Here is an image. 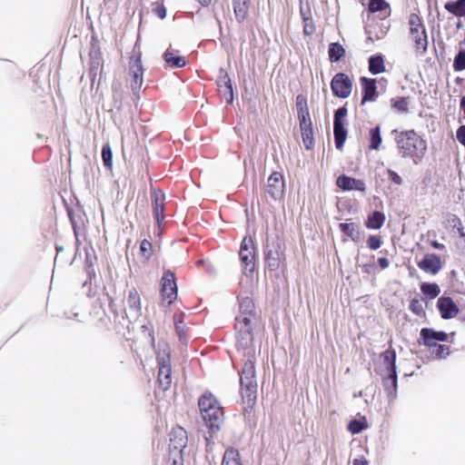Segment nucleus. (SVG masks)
<instances>
[{
  "label": "nucleus",
  "mask_w": 465,
  "mask_h": 465,
  "mask_svg": "<svg viewBox=\"0 0 465 465\" xmlns=\"http://www.w3.org/2000/svg\"><path fill=\"white\" fill-rule=\"evenodd\" d=\"M397 150L402 158H411L417 163L426 151V141L414 130L400 132L395 137Z\"/></svg>",
  "instance_id": "obj_1"
},
{
  "label": "nucleus",
  "mask_w": 465,
  "mask_h": 465,
  "mask_svg": "<svg viewBox=\"0 0 465 465\" xmlns=\"http://www.w3.org/2000/svg\"><path fill=\"white\" fill-rule=\"evenodd\" d=\"M198 406L205 425L213 432L218 431L223 422L224 413L214 395L210 391L204 392L198 400Z\"/></svg>",
  "instance_id": "obj_2"
},
{
  "label": "nucleus",
  "mask_w": 465,
  "mask_h": 465,
  "mask_svg": "<svg viewBox=\"0 0 465 465\" xmlns=\"http://www.w3.org/2000/svg\"><path fill=\"white\" fill-rule=\"evenodd\" d=\"M420 336L421 340L420 343L426 346L436 358H445L450 354V347L448 345L438 344V341L444 342L448 341V334L445 331L422 328Z\"/></svg>",
  "instance_id": "obj_3"
},
{
  "label": "nucleus",
  "mask_w": 465,
  "mask_h": 465,
  "mask_svg": "<svg viewBox=\"0 0 465 465\" xmlns=\"http://www.w3.org/2000/svg\"><path fill=\"white\" fill-rule=\"evenodd\" d=\"M156 360L158 363L157 381L159 386L166 391L172 385L171 349L168 343L163 341L158 343Z\"/></svg>",
  "instance_id": "obj_4"
},
{
  "label": "nucleus",
  "mask_w": 465,
  "mask_h": 465,
  "mask_svg": "<svg viewBox=\"0 0 465 465\" xmlns=\"http://www.w3.org/2000/svg\"><path fill=\"white\" fill-rule=\"evenodd\" d=\"M143 73L142 53L139 48H134L128 61V76L130 78V87L135 95L139 94L143 86Z\"/></svg>",
  "instance_id": "obj_5"
},
{
  "label": "nucleus",
  "mask_w": 465,
  "mask_h": 465,
  "mask_svg": "<svg viewBox=\"0 0 465 465\" xmlns=\"http://www.w3.org/2000/svg\"><path fill=\"white\" fill-rule=\"evenodd\" d=\"M409 25L416 52L424 54L428 50V35L421 17L415 13L411 14Z\"/></svg>",
  "instance_id": "obj_6"
},
{
  "label": "nucleus",
  "mask_w": 465,
  "mask_h": 465,
  "mask_svg": "<svg viewBox=\"0 0 465 465\" xmlns=\"http://www.w3.org/2000/svg\"><path fill=\"white\" fill-rule=\"evenodd\" d=\"M239 258L242 273L251 276L256 268V251L252 236H244L240 246Z\"/></svg>",
  "instance_id": "obj_7"
},
{
  "label": "nucleus",
  "mask_w": 465,
  "mask_h": 465,
  "mask_svg": "<svg viewBox=\"0 0 465 465\" xmlns=\"http://www.w3.org/2000/svg\"><path fill=\"white\" fill-rule=\"evenodd\" d=\"M352 87V79L344 73H337L331 82L332 94L338 98H348L351 94Z\"/></svg>",
  "instance_id": "obj_8"
},
{
  "label": "nucleus",
  "mask_w": 465,
  "mask_h": 465,
  "mask_svg": "<svg viewBox=\"0 0 465 465\" xmlns=\"http://www.w3.org/2000/svg\"><path fill=\"white\" fill-rule=\"evenodd\" d=\"M161 296L169 305L177 298L176 279L171 271L164 272L161 279Z\"/></svg>",
  "instance_id": "obj_9"
},
{
  "label": "nucleus",
  "mask_w": 465,
  "mask_h": 465,
  "mask_svg": "<svg viewBox=\"0 0 465 465\" xmlns=\"http://www.w3.org/2000/svg\"><path fill=\"white\" fill-rule=\"evenodd\" d=\"M347 108L340 107L334 114L333 134L334 142L337 149L341 150L347 137V130L341 121V118L347 115Z\"/></svg>",
  "instance_id": "obj_10"
},
{
  "label": "nucleus",
  "mask_w": 465,
  "mask_h": 465,
  "mask_svg": "<svg viewBox=\"0 0 465 465\" xmlns=\"http://www.w3.org/2000/svg\"><path fill=\"white\" fill-rule=\"evenodd\" d=\"M266 192L274 200H280L284 196L285 181L282 173L277 171L272 173L267 180Z\"/></svg>",
  "instance_id": "obj_11"
},
{
  "label": "nucleus",
  "mask_w": 465,
  "mask_h": 465,
  "mask_svg": "<svg viewBox=\"0 0 465 465\" xmlns=\"http://www.w3.org/2000/svg\"><path fill=\"white\" fill-rule=\"evenodd\" d=\"M246 360L240 371V385H251L257 383L255 375V363H254V353L253 351L249 350L246 353Z\"/></svg>",
  "instance_id": "obj_12"
},
{
  "label": "nucleus",
  "mask_w": 465,
  "mask_h": 465,
  "mask_svg": "<svg viewBox=\"0 0 465 465\" xmlns=\"http://www.w3.org/2000/svg\"><path fill=\"white\" fill-rule=\"evenodd\" d=\"M188 437L186 430L181 426H175L170 433L169 452L173 454H183V450L187 445Z\"/></svg>",
  "instance_id": "obj_13"
},
{
  "label": "nucleus",
  "mask_w": 465,
  "mask_h": 465,
  "mask_svg": "<svg viewBox=\"0 0 465 465\" xmlns=\"http://www.w3.org/2000/svg\"><path fill=\"white\" fill-rule=\"evenodd\" d=\"M361 85L362 97L361 104L363 105L368 102H374L378 97L376 79L362 76L360 78Z\"/></svg>",
  "instance_id": "obj_14"
},
{
  "label": "nucleus",
  "mask_w": 465,
  "mask_h": 465,
  "mask_svg": "<svg viewBox=\"0 0 465 465\" xmlns=\"http://www.w3.org/2000/svg\"><path fill=\"white\" fill-rule=\"evenodd\" d=\"M437 308L444 320L455 318L460 312L458 305L450 297H440L437 301Z\"/></svg>",
  "instance_id": "obj_15"
},
{
  "label": "nucleus",
  "mask_w": 465,
  "mask_h": 465,
  "mask_svg": "<svg viewBox=\"0 0 465 465\" xmlns=\"http://www.w3.org/2000/svg\"><path fill=\"white\" fill-rule=\"evenodd\" d=\"M255 313L242 312L236 318L235 329L242 334H246V339L252 341V321Z\"/></svg>",
  "instance_id": "obj_16"
},
{
  "label": "nucleus",
  "mask_w": 465,
  "mask_h": 465,
  "mask_svg": "<svg viewBox=\"0 0 465 465\" xmlns=\"http://www.w3.org/2000/svg\"><path fill=\"white\" fill-rule=\"evenodd\" d=\"M302 142L306 149L313 145V128L310 115L298 117Z\"/></svg>",
  "instance_id": "obj_17"
},
{
  "label": "nucleus",
  "mask_w": 465,
  "mask_h": 465,
  "mask_svg": "<svg viewBox=\"0 0 465 465\" xmlns=\"http://www.w3.org/2000/svg\"><path fill=\"white\" fill-rule=\"evenodd\" d=\"M336 184L343 191H359L365 192L366 185L362 180L347 176L345 174L340 175L337 178Z\"/></svg>",
  "instance_id": "obj_18"
},
{
  "label": "nucleus",
  "mask_w": 465,
  "mask_h": 465,
  "mask_svg": "<svg viewBox=\"0 0 465 465\" xmlns=\"http://www.w3.org/2000/svg\"><path fill=\"white\" fill-rule=\"evenodd\" d=\"M418 267L431 274H437L441 269V261L440 256L435 253H427L423 259L418 262Z\"/></svg>",
  "instance_id": "obj_19"
},
{
  "label": "nucleus",
  "mask_w": 465,
  "mask_h": 465,
  "mask_svg": "<svg viewBox=\"0 0 465 465\" xmlns=\"http://www.w3.org/2000/svg\"><path fill=\"white\" fill-rule=\"evenodd\" d=\"M164 200L165 196L162 191H154L153 193V214L157 224L160 226L164 220Z\"/></svg>",
  "instance_id": "obj_20"
},
{
  "label": "nucleus",
  "mask_w": 465,
  "mask_h": 465,
  "mask_svg": "<svg viewBox=\"0 0 465 465\" xmlns=\"http://www.w3.org/2000/svg\"><path fill=\"white\" fill-rule=\"evenodd\" d=\"M217 87L219 93L231 104L233 101V91L231 79L227 73L222 72L217 80Z\"/></svg>",
  "instance_id": "obj_21"
},
{
  "label": "nucleus",
  "mask_w": 465,
  "mask_h": 465,
  "mask_svg": "<svg viewBox=\"0 0 465 465\" xmlns=\"http://www.w3.org/2000/svg\"><path fill=\"white\" fill-rule=\"evenodd\" d=\"M257 383L241 386L242 401V403L247 406V408L252 409L255 405L257 399Z\"/></svg>",
  "instance_id": "obj_22"
},
{
  "label": "nucleus",
  "mask_w": 465,
  "mask_h": 465,
  "mask_svg": "<svg viewBox=\"0 0 465 465\" xmlns=\"http://www.w3.org/2000/svg\"><path fill=\"white\" fill-rule=\"evenodd\" d=\"M128 308L135 316L140 315L142 310L141 296L136 289H131L127 296Z\"/></svg>",
  "instance_id": "obj_23"
},
{
  "label": "nucleus",
  "mask_w": 465,
  "mask_h": 465,
  "mask_svg": "<svg viewBox=\"0 0 465 465\" xmlns=\"http://www.w3.org/2000/svg\"><path fill=\"white\" fill-rule=\"evenodd\" d=\"M382 384L389 397H395L398 381L397 371H389L387 376L382 378Z\"/></svg>",
  "instance_id": "obj_24"
},
{
  "label": "nucleus",
  "mask_w": 465,
  "mask_h": 465,
  "mask_svg": "<svg viewBox=\"0 0 465 465\" xmlns=\"http://www.w3.org/2000/svg\"><path fill=\"white\" fill-rule=\"evenodd\" d=\"M381 358L382 360V364L387 372L396 371L397 355L395 350L391 346H390L389 349L381 353Z\"/></svg>",
  "instance_id": "obj_25"
},
{
  "label": "nucleus",
  "mask_w": 465,
  "mask_h": 465,
  "mask_svg": "<svg viewBox=\"0 0 465 465\" xmlns=\"http://www.w3.org/2000/svg\"><path fill=\"white\" fill-rule=\"evenodd\" d=\"M250 0H233V11L236 20L243 22L248 16Z\"/></svg>",
  "instance_id": "obj_26"
},
{
  "label": "nucleus",
  "mask_w": 465,
  "mask_h": 465,
  "mask_svg": "<svg viewBox=\"0 0 465 465\" xmlns=\"http://www.w3.org/2000/svg\"><path fill=\"white\" fill-rule=\"evenodd\" d=\"M385 214L380 211H374L370 213L365 221V226L368 229L378 230L382 227L385 222Z\"/></svg>",
  "instance_id": "obj_27"
},
{
  "label": "nucleus",
  "mask_w": 465,
  "mask_h": 465,
  "mask_svg": "<svg viewBox=\"0 0 465 465\" xmlns=\"http://www.w3.org/2000/svg\"><path fill=\"white\" fill-rule=\"evenodd\" d=\"M163 59L171 67L181 68L186 64V61L183 56L177 55L175 51L170 49H167L164 52Z\"/></svg>",
  "instance_id": "obj_28"
},
{
  "label": "nucleus",
  "mask_w": 465,
  "mask_h": 465,
  "mask_svg": "<svg viewBox=\"0 0 465 465\" xmlns=\"http://www.w3.org/2000/svg\"><path fill=\"white\" fill-rule=\"evenodd\" d=\"M222 465H242L239 450L232 447L226 449L223 457Z\"/></svg>",
  "instance_id": "obj_29"
},
{
  "label": "nucleus",
  "mask_w": 465,
  "mask_h": 465,
  "mask_svg": "<svg viewBox=\"0 0 465 465\" xmlns=\"http://www.w3.org/2000/svg\"><path fill=\"white\" fill-rule=\"evenodd\" d=\"M265 264L269 268L270 271H277L279 270L282 259L281 253L278 250H269L265 253Z\"/></svg>",
  "instance_id": "obj_30"
},
{
  "label": "nucleus",
  "mask_w": 465,
  "mask_h": 465,
  "mask_svg": "<svg viewBox=\"0 0 465 465\" xmlns=\"http://www.w3.org/2000/svg\"><path fill=\"white\" fill-rule=\"evenodd\" d=\"M444 8L457 17L465 16V0L448 1Z\"/></svg>",
  "instance_id": "obj_31"
},
{
  "label": "nucleus",
  "mask_w": 465,
  "mask_h": 465,
  "mask_svg": "<svg viewBox=\"0 0 465 465\" xmlns=\"http://www.w3.org/2000/svg\"><path fill=\"white\" fill-rule=\"evenodd\" d=\"M384 58L381 54L371 55L369 58V71L372 74H379L385 72Z\"/></svg>",
  "instance_id": "obj_32"
},
{
  "label": "nucleus",
  "mask_w": 465,
  "mask_h": 465,
  "mask_svg": "<svg viewBox=\"0 0 465 465\" xmlns=\"http://www.w3.org/2000/svg\"><path fill=\"white\" fill-rule=\"evenodd\" d=\"M339 228L341 232L350 237L353 242L360 240V231L358 224L354 223H341L339 224Z\"/></svg>",
  "instance_id": "obj_33"
},
{
  "label": "nucleus",
  "mask_w": 465,
  "mask_h": 465,
  "mask_svg": "<svg viewBox=\"0 0 465 465\" xmlns=\"http://www.w3.org/2000/svg\"><path fill=\"white\" fill-rule=\"evenodd\" d=\"M328 54L330 61L335 63L345 55V49L340 43H331L329 45Z\"/></svg>",
  "instance_id": "obj_34"
},
{
  "label": "nucleus",
  "mask_w": 465,
  "mask_h": 465,
  "mask_svg": "<svg viewBox=\"0 0 465 465\" xmlns=\"http://www.w3.org/2000/svg\"><path fill=\"white\" fill-rule=\"evenodd\" d=\"M369 149L370 150H379L381 144L382 143V138L381 134V127L379 125L371 128L369 131Z\"/></svg>",
  "instance_id": "obj_35"
},
{
  "label": "nucleus",
  "mask_w": 465,
  "mask_h": 465,
  "mask_svg": "<svg viewBox=\"0 0 465 465\" xmlns=\"http://www.w3.org/2000/svg\"><path fill=\"white\" fill-rule=\"evenodd\" d=\"M420 291L430 300L435 299L440 293V286L435 282H423L420 284Z\"/></svg>",
  "instance_id": "obj_36"
},
{
  "label": "nucleus",
  "mask_w": 465,
  "mask_h": 465,
  "mask_svg": "<svg viewBox=\"0 0 465 465\" xmlns=\"http://www.w3.org/2000/svg\"><path fill=\"white\" fill-rule=\"evenodd\" d=\"M90 71H97L99 68H102L104 65V60L102 56V53L99 49L94 51H91L90 53Z\"/></svg>",
  "instance_id": "obj_37"
},
{
  "label": "nucleus",
  "mask_w": 465,
  "mask_h": 465,
  "mask_svg": "<svg viewBox=\"0 0 465 465\" xmlns=\"http://www.w3.org/2000/svg\"><path fill=\"white\" fill-rule=\"evenodd\" d=\"M296 108L298 117L310 115L307 99L302 94H299L296 97Z\"/></svg>",
  "instance_id": "obj_38"
},
{
  "label": "nucleus",
  "mask_w": 465,
  "mask_h": 465,
  "mask_svg": "<svg viewBox=\"0 0 465 465\" xmlns=\"http://www.w3.org/2000/svg\"><path fill=\"white\" fill-rule=\"evenodd\" d=\"M102 159L105 168L112 170L113 168V153L110 144L107 143L102 148Z\"/></svg>",
  "instance_id": "obj_39"
},
{
  "label": "nucleus",
  "mask_w": 465,
  "mask_h": 465,
  "mask_svg": "<svg viewBox=\"0 0 465 465\" xmlns=\"http://www.w3.org/2000/svg\"><path fill=\"white\" fill-rule=\"evenodd\" d=\"M140 254L148 261L153 254V246L148 240H143L140 243Z\"/></svg>",
  "instance_id": "obj_40"
},
{
  "label": "nucleus",
  "mask_w": 465,
  "mask_h": 465,
  "mask_svg": "<svg viewBox=\"0 0 465 465\" xmlns=\"http://www.w3.org/2000/svg\"><path fill=\"white\" fill-rule=\"evenodd\" d=\"M391 104L394 109L401 113H407L409 110V97H398L391 100Z\"/></svg>",
  "instance_id": "obj_41"
},
{
  "label": "nucleus",
  "mask_w": 465,
  "mask_h": 465,
  "mask_svg": "<svg viewBox=\"0 0 465 465\" xmlns=\"http://www.w3.org/2000/svg\"><path fill=\"white\" fill-rule=\"evenodd\" d=\"M409 309L417 316L422 317L425 315L422 302L419 298H413L411 300Z\"/></svg>",
  "instance_id": "obj_42"
},
{
  "label": "nucleus",
  "mask_w": 465,
  "mask_h": 465,
  "mask_svg": "<svg viewBox=\"0 0 465 465\" xmlns=\"http://www.w3.org/2000/svg\"><path fill=\"white\" fill-rule=\"evenodd\" d=\"M301 15L303 21V33L306 35H312L315 32L314 23L312 17L306 16L302 9H301Z\"/></svg>",
  "instance_id": "obj_43"
},
{
  "label": "nucleus",
  "mask_w": 465,
  "mask_h": 465,
  "mask_svg": "<svg viewBox=\"0 0 465 465\" xmlns=\"http://www.w3.org/2000/svg\"><path fill=\"white\" fill-rule=\"evenodd\" d=\"M390 5L385 0H370L369 11L371 13H376L389 9Z\"/></svg>",
  "instance_id": "obj_44"
},
{
  "label": "nucleus",
  "mask_w": 465,
  "mask_h": 465,
  "mask_svg": "<svg viewBox=\"0 0 465 465\" xmlns=\"http://www.w3.org/2000/svg\"><path fill=\"white\" fill-rule=\"evenodd\" d=\"M453 69L455 72H460L465 70V50H460L453 61Z\"/></svg>",
  "instance_id": "obj_45"
},
{
  "label": "nucleus",
  "mask_w": 465,
  "mask_h": 465,
  "mask_svg": "<svg viewBox=\"0 0 465 465\" xmlns=\"http://www.w3.org/2000/svg\"><path fill=\"white\" fill-rule=\"evenodd\" d=\"M367 428V423L365 420H352L350 421L348 425V430L352 434H358L361 431H362L364 429Z\"/></svg>",
  "instance_id": "obj_46"
},
{
  "label": "nucleus",
  "mask_w": 465,
  "mask_h": 465,
  "mask_svg": "<svg viewBox=\"0 0 465 465\" xmlns=\"http://www.w3.org/2000/svg\"><path fill=\"white\" fill-rule=\"evenodd\" d=\"M447 223L452 229L462 231V222L456 214L450 213L447 217Z\"/></svg>",
  "instance_id": "obj_47"
},
{
  "label": "nucleus",
  "mask_w": 465,
  "mask_h": 465,
  "mask_svg": "<svg viewBox=\"0 0 465 465\" xmlns=\"http://www.w3.org/2000/svg\"><path fill=\"white\" fill-rule=\"evenodd\" d=\"M381 239L377 235H371L367 239V245L371 250H377L381 246Z\"/></svg>",
  "instance_id": "obj_48"
},
{
  "label": "nucleus",
  "mask_w": 465,
  "mask_h": 465,
  "mask_svg": "<svg viewBox=\"0 0 465 465\" xmlns=\"http://www.w3.org/2000/svg\"><path fill=\"white\" fill-rule=\"evenodd\" d=\"M153 13L160 19H163L166 16V8L163 2H156L153 8Z\"/></svg>",
  "instance_id": "obj_49"
},
{
  "label": "nucleus",
  "mask_w": 465,
  "mask_h": 465,
  "mask_svg": "<svg viewBox=\"0 0 465 465\" xmlns=\"http://www.w3.org/2000/svg\"><path fill=\"white\" fill-rule=\"evenodd\" d=\"M180 319L178 320L177 319V315L174 316V321H175V329H176V331L179 335V338L180 340H183L185 338V331H184V324H183V322L182 320V315L179 316Z\"/></svg>",
  "instance_id": "obj_50"
},
{
  "label": "nucleus",
  "mask_w": 465,
  "mask_h": 465,
  "mask_svg": "<svg viewBox=\"0 0 465 465\" xmlns=\"http://www.w3.org/2000/svg\"><path fill=\"white\" fill-rule=\"evenodd\" d=\"M387 174H388V178L389 180L394 183V184H397V185H401L402 183V179L401 177L394 171L389 169L387 171Z\"/></svg>",
  "instance_id": "obj_51"
},
{
  "label": "nucleus",
  "mask_w": 465,
  "mask_h": 465,
  "mask_svg": "<svg viewBox=\"0 0 465 465\" xmlns=\"http://www.w3.org/2000/svg\"><path fill=\"white\" fill-rule=\"evenodd\" d=\"M245 308L244 312L254 313V303L252 299L246 298L242 303V309Z\"/></svg>",
  "instance_id": "obj_52"
},
{
  "label": "nucleus",
  "mask_w": 465,
  "mask_h": 465,
  "mask_svg": "<svg viewBox=\"0 0 465 465\" xmlns=\"http://www.w3.org/2000/svg\"><path fill=\"white\" fill-rule=\"evenodd\" d=\"M458 141L465 146V125H461L456 132Z\"/></svg>",
  "instance_id": "obj_53"
},
{
  "label": "nucleus",
  "mask_w": 465,
  "mask_h": 465,
  "mask_svg": "<svg viewBox=\"0 0 465 465\" xmlns=\"http://www.w3.org/2000/svg\"><path fill=\"white\" fill-rule=\"evenodd\" d=\"M173 457L172 465H183V454H177L176 452L170 454Z\"/></svg>",
  "instance_id": "obj_54"
},
{
  "label": "nucleus",
  "mask_w": 465,
  "mask_h": 465,
  "mask_svg": "<svg viewBox=\"0 0 465 465\" xmlns=\"http://www.w3.org/2000/svg\"><path fill=\"white\" fill-rule=\"evenodd\" d=\"M378 263H379V266L381 268V269H386L389 267L390 265V262L387 258L385 257H381L378 259Z\"/></svg>",
  "instance_id": "obj_55"
},
{
  "label": "nucleus",
  "mask_w": 465,
  "mask_h": 465,
  "mask_svg": "<svg viewBox=\"0 0 465 465\" xmlns=\"http://www.w3.org/2000/svg\"><path fill=\"white\" fill-rule=\"evenodd\" d=\"M352 465H369V463L365 458L361 457L359 459H354Z\"/></svg>",
  "instance_id": "obj_56"
},
{
  "label": "nucleus",
  "mask_w": 465,
  "mask_h": 465,
  "mask_svg": "<svg viewBox=\"0 0 465 465\" xmlns=\"http://www.w3.org/2000/svg\"><path fill=\"white\" fill-rule=\"evenodd\" d=\"M431 246L438 250H443L445 248L444 244L438 242L437 241H433L431 242Z\"/></svg>",
  "instance_id": "obj_57"
},
{
  "label": "nucleus",
  "mask_w": 465,
  "mask_h": 465,
  "mask_svg": "<svg viewBox=\"0 0 465 465\" xmlns=\"http://www.w3.org/2000/svg\"><path fill=\"white\" fill-rule=\"evenodd\" d=\"M201 5L209 6L212 3V0H197Z\"/></svg>",
  "instance_id": "obj_58"
},
{
  "label": "nucleus",
  "mask_w": 465,
  "mask_h": 465,
  "mask_svg": "<svg viewBox=\"0 0 465 465\" xmlns=\"http://www.w3.org/2000/svg\"><path fill=\"white\" fill-rule=\"evenodd\" d=\"M460 238L462 239L465 242V232L464 228L462 227V231H458Z\"/></svg>",
  "instance_id": "obj_59"
},
{
  "label": "nucleus",
  "mask_w": 465,
  "mask_h": 465,
  "mask_svg": "<svg viewBox=\"0 0 465 465\" xmlns=\"http://www.w3.org/2000/svg\"><path fill=\"white\" fill-rule=\"evenodd\" d=\"M150 335H151L152 343L153 344L155 341L154 334H153V332H152Z\"/></svg>",
  "instance_id": "obj_60"
}]
</instances>
